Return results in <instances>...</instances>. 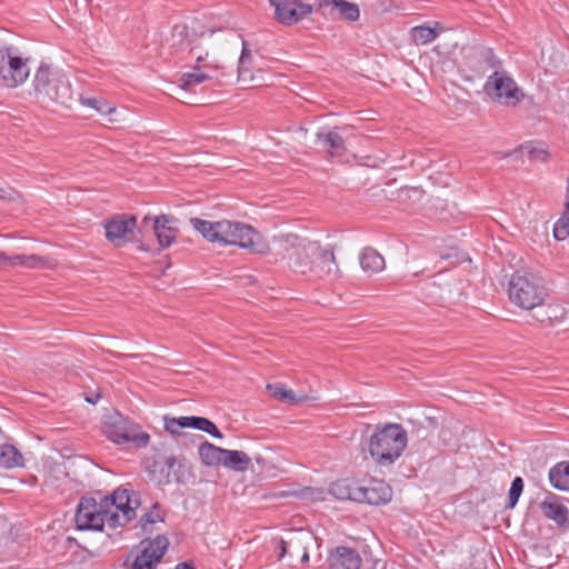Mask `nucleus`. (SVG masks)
I'll return each instance as SVG.
<instances>
[{
	"mask_svg": "<svg viewBox=\"0 0 569 569\" xmlns=\"http://www.w3.org/2000/svg\"><path fill=\"white\" fill-rule=\"evenodd\" d=\"M406 429L399 423L377 425L370 435L367 447L371 459L379 467L392 466L407 447Z\"/></svg>",
	"mask_w": 569,
	"mask_h": 569,
	"instance_id": "nucleus-1",
	"label": "nucleus"
},
{
	"mask_svg": "<svg viewBox=\"0 0 569 569\" xmlns=\"http://www.w3.org/2000/svg\"><path fill=\"white\" fill-rule=\"evenodd\" d=\"M508 295L515 306L523 310H532L545 303L548 289L541 277L516 271L510 277Z\"/></svg>",
	"mask_w": 569,
	"mask_h": 569,
	"instance_id": "nucleus-2",
	"label": "nucleus"
},
{
	"mask_svg": "<svg viewBox=\"0 0 569 569\" xmlns=\"http://www.w3.org/2000/svg\"><path fill=\"white\" fill-rule=\"evenodd\" d=\"M33 87L42 103L71 107L73 90L66 74L51 72L49 67L40 66L34 76Z\"/></svg>",
	"mask_w": 569,
	"mask_h": 569,
	"instance_id": "nucleus-3",
	"label": "nucleus"
},
{
	"mask_svg": "<svg viewBox=\"0 0 569 569\" xmlns=\"http://www.w3.org/2000/svg\"><path fill=\"white\" fill-rule=\"evenodd\" d=\"M102 432L117 445L132 443L136 448H146L150 442L149 433L116 410L103 415Z\"/></svg>",
	"mask_w": 569,
	"mask_h": 569,
	"instance_id": "nucleus-4",
	"label": "nucleus"
},
{
	"mask_svg": "<svg viewBox=\"0 0 569 569\" xmlns=\"http://www.w3.org/2000/svg\"><path fill=\"white\" fill-rule=\"evenodd\" d=\"M151 217L146 216L138 227L137 217L133 214H116L103 222L107 240L116 248H122L129 242L142 241L143 230L149 226Z\"/></svg>",
	"mask_w": 569,
	"mask_h": 569,
	"instance_id": "nucleus-5",
	"label": "nucleus"
},
{
	"mask_svg": "<svg viewBox=\"0 0 569 569\" xmlns=\"http://www.w3.org/2000/svg\"><path fill=\"white\" fill-rule=\"evenodd\" d=\"M104 507L110 510L109 526L111 528L123 527L136 518V509L139 507V497L128 489H116L110 496L101 498Z\"/></svg>",
	"mask_w": 569,
	"mask_h": 569,
	"instance_id": "nucleus-6",
	"label": "nucleus"
},
{
	"mask_svg": "<svg viewBox=\"0 0 569 569\" xmlns=\"http://www.w3.org/2000/svg\"><path fill=\"white\" fill-rule=\"evenodd\" d=\"M282 243L290 268L301 274H310L317 251H319V242L309 241L297 234H287L282 238Z\"/></svg>",
	"mask_w": 569,
	"mask_h": 569,
	"instance_id": "nucleus-7",
	"label": "nucleus"
},
{
	"mask_svg": "<svg viewBox=\"0 0 569 569\" xmlns=\"http://www.w3.org/2000/svg\"><path fill=\"white\" fill-rule=\"evenodd\" d=\"M109 513L102 500L82 497L77 506L74 521L79 530L102 531L104 523L109 525Z\"/></svg>",
	"mask_w": 569,
	"mask_h": 569,
	"instance_id": "nucleus-8",
	"label": "nucleus"
},
{
	"mask_svg": "<svg viewBox=\"0 0 569 569\" xmlns=\"http://www.w3.org/2000/svg\"><path fill=\"white\" fill-rule=\"evenodd\" d=\"M485 91L492 100L508 107L517 106L525 98V93L515 80L500 71H495L488 78Z\"/></svg>",
	"mask_w": 569,
	"mask_h": 569,
	"instance_id": "nucleus-9",
	"label": "nucleus"
},
{
	"mask_svg": "<svg viewBox=\"0 0 569 569\" xmlns=\"http://www.w3.org/2000/svg\"><path fill=\"white\" fill-rule=\"evenodd\" d=\"M28 59L16 56L10 47L0 46V82L8 88L22 84L30 74Z\"/></svg>",
	"mask_w": 569,
	"mask_h": 569,
	"instance_id": "nucleus-10",
	"label": "nucleus"
},
{
	"mask_svg": "<svg viewBox=\"0 0 569 569\" xmlns=\"http://www.w3.org/2000/svg\"><path fill=\"white\" fill-rule=\"evenodd\" d=\"M223 221L228 227L221 230V244L238 246L254 252H260L254 240L259 237V233L251 226L239 221Z\"/></svg>",
	"mask_w": 569,
	"mask_h": 569,
	"instance_id": "nucleus-11",
	"label": "nucleus"
},
{
	"mask_svg": "<svg viewBox=\"0 0 569 569\" xmlns=\"http://www.w3.org/2000/svg\"><path fill=\"white\" fill-rule=\"evenodd\" d=\"M141 551L134 557L132 569H156L169 547L166 536L159 535L154 539L142 542Z\"/></svg>",
	"mask_w": 569,
	"mask_h": 569,
	"instance_id": "nucleus-12",
	"label": "nucleus"
},
{
	"mask_svg": "<svg viewBox=\"0 0 569 569\" xmlns=\"http://www.w3.org/2000/svg\"><path fill=\"white\" fill-rule=\"evenodd\" d=\"M274 8V19L284 26H292L312 12V6L299 0H269Z\"/></svg>",
	"mask_w": 569,
	"mask_h": 569,
	"instance_id": "nucleus-13",
	"label": "nucleus"
},
{
	"mask_svg": "<svg viewBox=\"0 0 569 569\" xmlns=\"http://www.w3.org/2000/svg\"><path fill=\"white\" fill-rule=\"evenodd\" d=\"M332 246L322 248L319 244L310 277L335 281L340 278L341 271L338 267Z\"/></svg>",
	"mask_w": 569,
	"mask_h": 569,
	"instance_id": "nucleus-14",
	"label": "nucleus"
},
{
	"mask_svg": "<svg viewBox=\"0 0 569 569\" xmlns=\"http://www.w3.org/2000/svg\"><path fill=\"white\" fill-rule=\"evenodd\" d=\"M358 503L386 505L392 499V489L383 480L371 479L363 483L359 481Z\"/></svg>",
	"mask_w": 569,
	"mask_h": 569,
	"instance_id": "nucleus-15",
	"label": "nucleus"
},
{
	"mask_svg": "<svg viewBox=\"0 0 569 569\" xmlns=\"http://www.w3.org/2000/svg\"><path fill=\"white\" fill-rule=\"evenodd\" d=\"M539 508L542 515L552 520L560 530H569V510L558 496L549 492L540 502Z\"/></svg>",
	"mask_w": 569,
	"mask_h": 569,
	"instance_id": "nucleus-16",
	"label": "nucleus"
},
{
	"mask_svg": "<svg viewBox=\"0 0 569 569\" xmlns=\"http://www.w3.org/2000/svg\"><path fill=\"white\" fill-rule=\"evenodd\" d=\"M177 219L169 214H160L151 218L147 228H151L161 248H168L178 234Z\"/></svg>",
	"mask_w": 569,
	"mask_h": 569,
	"instance_id": "nucleus-17",
	"label": "nucleus"
},
{
	"mask_svg": "<svg viewBox=\"0 0 569 569\" xmlns=\"http://www.w3.org/2000/svg\"><path fill=\"white\" fill-rule=\"evenodd\" d=\"M329 562L335 569H359L361 558L355 549L340 546L330 553Z\"/></svg>",
	"mask_w": 569,
	"mask_h": 569,
	"instance_id": "nucleus-18",
	"label": "nucleus"
},
{
	"mask_svg": "<svg viewBox=\"0 0 569 569\" xmlns=\"http://www.w3.org/2000/svg\"><path fill=\"white\" fill-rule=\"evenodd\" d=\"M190 223L206 240L219 243L221 230L228 227L223 220L212 222L200 218H190Z\"/></svg>",
	"mask_w": 569,
	"mask_h": 569,
	"instance_id": "nucleus-19",
	"label": "nucleus"
},
{
	"mask_svg": "<svg viewBox=\"0 0 569 569\" xmlns=\"http://www.w3.org/2000/svg\"><path fill=\"white\" fill-rule=\"evenodd\" d=\"M222 466L236 472H244L252 468V461L244 451L226 449Z\"/></svg>",
	"mask_w": 569,
	"mask_h": 569,
	"instance_id": "nucleus-20",
	"label": "nucleus"
},
{
	"mask_svg": "<svg viewBox=\"0 0 569 569\" xmlns=\"http://www.w3.org/2000/svg\"><path fill=\"white\" fill-rule=\"evenodd\" d=\"M359 481L350 479H340L331 483L330 493L340 500H351L357 502L359 495Z\"/></svg>",
	"mask_w": 569,
	"mask_h": 569,
	"instance_id": "nucleus-21",
	"label": "nucleus"
},
{
	"mask_svg": "<svg viewBox=\"0 0 569 569\" xmlns=\"http://www.w3.org/2000/svg\"><path fill=\"white\" fill-rule=\"evenodd\" d=\"M21 266L30 269H44L51 268V260L38 254H14L7 256V262L3 266Z\"/></svg>",
	"mask_w": 569,
	"mask_h": 569,
	"instance_id": "nucleus-22",
	"label": "nucleus"
},
{
	"mask_svg": "<svg viewBox=\"0 0 569 569\" xmlns=\"http://www.w3.org/2000/svg\"><path fill=\"white\" fill-rule=\"evenodd\" d=\"M360 266L363 271L377 273L385 269L383 257L375 249L367 247L365 248L359 257Z\"/></svg>",
	"mask_w": 569,
	"mask_h": 569,
	"instance_id": "nucleus-23",
	"label": "nucleus"
},
{
	"mask_svg": "<svg viewBox=\"0 0 569 569\" xmlns=\"http://www.w3.org/2000/svg\"><path fill=\"white\" fill-rule=\"evenodd\" d=\"M224 448L214 446L209 441H204L199 447V457L203 465L208 467L222 466Z\"/></svg>",
	"mask_w": 569,
	"mask_h": 569,
	"instance_id": "nucleus-24",
	"label": "nucleus"
},
{
	"mask_svg": "<svg viewBox=\"0 0 569 569\" xmlns=\"http://www.w3.org/2000/svg\"><path fill=\"white\" fill-rule=\"evenodd\" d=\"M164 429L171 435H181L180 429L182 428H193L199 430V422L201 421V417H163Z\"/></svg>",
	"mask_w": 569,
	"mask_h": 569,
	"instance_id": "nucleus-25",
	"label": "nucleus"
},
{
	"mask_svg": "<svg viewBox=\"0 0 569 569\" xmlns=\"http://www.w3.org/2000/svg\"><path fill=\"white\" fill-rule=\"evenodd\" d=\"M317 142L330 151L331 156H341L345 150V140L335 131L317 133Z\"/></svg>",
	"mask_w": 569,
	"mask_h": 569,
	"instance_id": "nucleus-26",
	"label": "nucleus"
},
{
	"mask_svg": "<svg viewBox=\"0 0 569 569\" xmlns=\"http://www.w3.org/2000/svg\"><path fill=\"white\" fill-rule=\"evenodd\" d=\"M0 466L6 469L21 467L23 466V456L13 445L2 443L0 446Z\"/></svg>",
	"mask_w": 569,
	"mask_h": 569,
	"instance_id": "nucleus-27",
	"label": "nucleus"
},
{
	"mask_svg": "<svg viewBox=\"0 0 569 569\" xmlns=\"http://www.w3.org/2000/svg\"><path fill=\"white\" fill-rule=\"evenodd\" d=\"M549 480L552 487L559 490H569V462L561 461L549 471Z\"/></svg>",
	"mask_w": 569,
	"mask_h": 569,
	"instance_id": "nucleus-28",
	"label": "nucleus"
},
{
	"mask_svg": "<svg viewBox=\"0 0 569 569\" xmlns=\"http://www.w3.org/2000/svg\"><path fill=\"white\" fill-rule=\"evenodd\" d=\"M213 77H214V74L211 72L193 68V70L191 72L183 73L181 76L179 82H180V87L182 89L191 90L193 87H196L207 80H210Z\"/></svg>",
	"mask_w": 569,
	"mask_h": 569,
	"instance_id": "nucleus-29",
	"label": "nucleus"
},
{
	"mask_svg": "<svg viewBox=\"0 0 569 569\" xmlns=\"http://www.w3.org/2000/svg\"><path fill=\"white\" fill-rule=\"evenodd\" d=\"M171 40V48L176 49L177 52L184 51L192 43L186 24H176L172 28Z\"/></svg>",
	"mask_w": 569,
	"mask_h": 569,
	"instance_id": "nucleus-30",
	"label": "nucleus"
},
{
	"mask_svg": "<svg viewBox=\"0 0 569 569\" xmlns=\"http://www.w3.org/2000/svg\"><path fill=\"white\" fill-rule=\"evenodd\" d=\"M437 36V31L428 26H417L411 29V38L418 46L432 42Z\"/></svg>",
	"mask_w": 569,
	"mask_h": 569,
	"instance_id": "nucleus-31",
	"label": "nucleus"
},
{
	"mask_svg": "<svg viewBox=\"0 0 569 569\" xmlns=\"http://www.w3.org/2000/svg\"><path fill=\"white\" fill-rule=\"evenodd\" d=\"M267 389L270 395L278 400L291 405L299 402V399L296 397L295 392L292 390H287L282 383H270L267 386Z\"/></svg>",
	"mask_w": 569,
	"mask_h": 569,
	"instance_id": "nucleus-32",
	"label": "nucleus"
},
{
	"mask_svg": "<svg viewBox=\"0 0 569 569\" xmlns=\"http://www.w3.org/2000/svg\"><path fill=\"white\" fill-rule=\"evenodd\" d=\"M252 61L251 51L248 49L247 43L243 41L242 51L238 63V77L241 80L252 79L250 73V64Z\"/></svg>",
	"mask_w": 569,
	"mask_h": 569,
	"instance_id": "nucleus-33",
	"label": "nucleus"
},
{
	"mask_svg": "<svg viewBox=\"0 0 569 569\" xmlns=\"http://www.w3.org/2000/svg\"><path fill=\"white\" fill-rule=\"evenodd\" d=\"M333 6L346 20L357 21L359 19L360 11L356 3H351L347 0H335Z\"/></svg>",
	"mask_w": 569,
	"mask_h": 569,
	"instance_id": "nucleus-34",
	"label": "nucleus"
},
{
	"mask_svg": "<svg viewBox=\"0 0 569 569\" xmlns=\"http://www.w3.org/2000/svg\"><path fill=\"white\" fill-rule=\"evenodd\" d=\"M80 101L83 106L90 107L101 114H110L116 110L112 103L100 98L81 97Z\"/></svg>",
	"mask_w": 569,
	"mask_h": 569,
	"instance_id": "nucleus-35",
	"label": "nucleus"
},
{
	"mask_svg": "<svg viewBox=\"0 0 569 569\" xmlns=\"http://www.w3.org/2000/svg\"><path fill=\"white\" fill-rule=\"evenodd\" d=\"M189 51L192 56H196V64L193 67L194 69L204 70L211 73L217 71V64L207 61L208 52H198V47H191Z\"/></svg>",
	"mask_w": 569,
	"mask_h": 569,
	"instance_id": "nucleus-36",
	"label": "nucleus"
},
{
	"mask_svg": "<svg viewBox=\"0 0 569 569\" xmlns=\"http://www.w3.org/2000/svg\"><path fill=\"white\" fill-rule=\"evenodd\" d=\"M569 236V211L565 212L553 227V237L558 241L567 239Z\"/></svg>",
	"mask_w": 569,
	"mask_h": 569,
	"instance_id": "nucleus-37",
	"label": "nucleus"
},
{
	"mask_svg": "<svg viewBox=\"0 0 569 569\" xmlns=\"http://www.w3.org/2000/svg\"><path fill=\"white\" fill-rule=\"evenodd\" d=\"M523 480L521 477L513 478L508 496V508L512 509L517 505L519 497L523 491Z\"/></svg>",
	"mask_w": 569,
	"mask_h": 569,
	"instance_id": "nucleus-38",
	"label": "nucleus"
},
{
	"mask_svg": "<svg viewBox=\"0 0 569 569\" xmlns=\"http://www.w3.org/2000/svg\"><path fill=\"white\" fill-rule=\"evenodd\" d=\"M199 430L204 431L218 439L223 438V435L220 432L218 427L210 419L204 417H201V421L199 422Z\"/></svg>",
	"mask_w": 569,
	"mask_h": 569,
	"instance_id": "nucleus-39",
	"label": "nucleus"
},
{
	"mask_svg": "<svg viewBox=\"0 0 569 569\" xmlns=\"http://www.w3.org/2000/svg\"><path fill=\"white\" fill-rule=\"evenodd\" d=\"M141 521H143L146 523H151L152 525V523H156L158 521H162V518L158 513H156L153 511H148V512H146L142 516Z\"/></svg>",
	"mask_w": 569,
	"mask_h": 569,
	"instance_id": "nucleus-40",
	"label": "nucleus"
},
{
	"mask_svg": "<svg viewBox=\"0 0 569 569\" xmlns=\"http://www.w3.org/2000/svg\"><path fill=\"white\" fill-rule=\"evenodd\" d=\"M177 463H178L179 466H182V461H178V460H177V458H174V457H172V456H171V457H167V458L164 459V465H166V467H167L169 470H170V469H172Z\"/></svg>",
	"mask_w": 569,
	"mask_h": 569,
	"instance_id": "nucleus-41",
	"label": "nucleus"
},
{
	"mask_svg": "<svg viewBox=\"0 0 569 569\" xmlns=\"http://www.w3.org/2000/svg\"><path fill=\"white\" fill-rule=\"evenodd\" d=\"M280 550L279 559L281 560L287 553V543L284 540H280Z\"/></svg>",
	"mask_w": 569,
	"mask_h": 569,
	"instance_id": "nucleus-42",
	"label": "nucleus"
},
{
	"mask_svg": "<svg viewBox=\"0 0 569 569\" xmlns=\"http://www.w3.org/2000/svg\"><path fill=\"white\" fill-rule=\"evenodd\" d=\"M99 398H100V395H99V393H97V395H94V396H90V397H89V396H87V397H86V400H87L88 402H90V403H93V405H94V403H97V402H98Z\"/></svg>",
	"mask_w": 569,
	"mask_h": 569,
	"instance_id": "nucleus-43",
	"label": "nucleus"
},
{
	"mask_svg": "<svg viewBox=\"0 0 569 569\" xmlns=\"http://www.w3.org/2000/svg\"><path fill=\"white\" fill-rule=\"evenodd\" d=\"M566 211H569V174L567 178V201H566Z\"/></svg>",
	"mask_w": 569,
	"mask_h": 569,
	"instance_id": "nucleus-44",
	"label": "nucleus"
},
{
	"mask_svg": "<svg viewBox=\"0 0 569 569\" xmlns=\"http://www.w3.org/2000/svg\"><path fill=\"white\" fill-rule=\"evenodd\" d=\"M318 1H319V7L328 6L330 3L335 4V0H318Z\"/></svg>",
	"mask_w": 569,
	"mask_h": 569,
	"instance_id": "nucleus-45",
	"label": "nucleus"
},
{
	"mask_svg": "<svg viewBox=\"0 0 569 569\" xmlns=\"http://www.w3.org/2000/svg\"><path fill=\"white\" fill-rule=\"evenodd\" d=\"M7 262V254L0 251V266Z\"/></svg>",
	"mask_w": 569,
	"mask_h": 569,
	"instance_id": "nucleus-46",
	"label": "nucleus"
},
{
	"mask_svg": "<svg viewBox=\"0 0 569 569\" xmlns=\"http://www.w3.org/2000/svg\"><path fill=\"white\" fill-rule=\"evenodd\" d=\"M308 560H309V555H308L307 552H305V553L302 555V561H303V562H307Z\"/></svg>",
	"mask_w": 569,
	"mask_h": 569,
	"instance_id": "nucleus-47",
	"label": "nucleus"
},
{
	"mask_svg": "<svg viewBox=\"0 0 569 569\" xmlns=\"http://www.w3.org/2000/svg\"><path fill=\"white\" fill-rule=\"evenodd\" d=\"M0 191H1V192H0V199L8 198V197L3 193V191H2V190H0Z\"/></svg>",
	"mask_w": 569,
	"mask_h": 569,
	"instance_id": "nucleus-48",
	"label": "nucleus"
}]
</instances>
